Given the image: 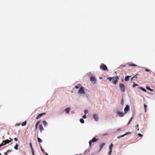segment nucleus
Segmentation results:
<instances>
[{
  "instance_id": "obj_52",
  "label": "nucleus",
  "mask_w": 155,
  "mask_h": 155,
  "mask_svg": "<svg viewBox=\"0 0 155 155\" xmlns=\"http://www.w3.org/2000/svg\"><path fill=\"white\" fill-rule=\"evenodd\" d=\"M32 155H35L34 153V151H32Z\"/></svg>"
},
{
  "instance_id": "obj_56",
  "label": "nucleus",
  "mask_w": 155,
  "mask_h": 155,
  "mask_svg": "<svg viewBox=\"0 0 155 155\" xmlns=\"http://www.w3.org/2000/svg\"><path fill=\"white\" fill-rule=\"evenodd\" d=\"M45 155H48V154L47 153L45 152Z\"/></svg>"
},
{
  "instance_id": "obj_58",
  "label": "nucleus",
  "mask_w": 155,
  "mask_h": 155,
  "mask_svg": "<svg viewBox=\"0 0 155 155\" xmlns=\"http://www.w3.org/2000/svg\"><path fill=\"white\" fill-rule=\"evenodd\" d=\"M144 110L145 112H147V110L146 109H144Z\"/></svg>"
},
{
  "instance_id": "obj_51",
  "label": "nucleus",
  "mask_w": 155,
  "mask_h": 155,
  "mask_svg": "<svg viewBox=\"0 0 155 155\" xmlns=\"http://www.w3.org/2000/svg\"><path fill=\"white\" fill-rule=\"evenodd\" d=\"M29 145H30V147H32V145L31 143H30Z\"/></svg>"
},
{
  "instance_id": "obj_11",
  "label": "nucleus",
  "mask_w": 155,
  "mask_h": 155,
  "mask_svg": "<svg viewBox=\"0 0 155 155\" xmlns=\"http://www.w3.org/2000/svg\"><path fill=\"white\" fill-rule=\"evenodd\" d=\"M39 128L41 133V132L42 131L44 130V129L42 125V124H40L39 125Z\"/></svg>"
},
{
  "instance_id": "obj_8",
  "label": "nucleus",
  "mask_w": 155,
  "mask_h": 155,
  "mask_svg": "<svg viewBox=\"0 0 155 155\" xmlns=\"http://www.w3.org/2000/svg\"><path fill=\"white\" fill-rule=\"evenodd\" d=\"M105 145V143H101L99 144V149L98 150V152H99L101 151V149H102L103 147Z\"/></svg>"
},
{
  "instance_id": "obj_20",
  "label": "nucleus",
  "mask_w": 155,
  "mask_h": 155,
  "mask_svg": "<svg viewBox=\"0 0 155 155\" xmlns=\"http://www.w3.org/2000/svg\"><path fill=\"white\" fill-rule=\"evenodd\" d=\"M42 123H43L44 127L46 126L48 124V123H47V122L45 120L43 121Z\"/></svg>"
},
{
  "instance_id": "obj_63",
  "label": "nucleus",
  "mask_w": 155,
  "mask_h": 155,
  "mask_svg": "<svg viewBox=\"0 0 155 155\" xmlns=\"http://www.w3.org/2000/svg\"><path fill=\"white\" fill-rule=\"evenodd\" d=\"M86 97H87V95H86Z\"/></svg>"
},
{
  "instance_id": "obj_61",
  "label": "nucleus",
  "mask_w": 155,
  "mask_h": 155,
  "mask_svg": "<svg viewBox=\"0 0 155 155\" xmlns=\"http://www.w3.org/2000/svg\"><path fill=\"white\" fill-rule=\"evenodd\" d=\"M0 155H2V154H1V153H0Z\"/></svg>"
},
{
  "instance_id": "obj_10",
  "label": "nucleus",
  "mask_w": 155,
  "mask_h": 155,
  "mask_svg": "<svg viewBox=\"0 0 155 155\" xmlns=\"http://www.w3.org/2000/svg\"><path fill=\"white\" fill-rule=\"evenodd\" d=\"M45 113H43L39 114L38 115V116L36 117V119H38L40 117H41V116L44 115H45Z\"/></svg>"
},
{
  "instance_id": "obj_12",
  "label": "nucleus",
  "mask_w": 155,
  "mask_h": 155,
  "mask_svg": "<svg viewBox=\"0 0 155 155\" xmlns=\"http://www.w3.org/2000/svg\"><path fill=\"white\" fill-rule=\"evenodd\" d=\"M12 140H10L8 139H7L4 140H3V143H4V144H5L8 143H9L11 142Z\"/></svg>"
},
{
  "instance_id": "obj_6",
  "label": "nucleus",
  "mask_w": 155,
  "mask_h": 155,
  "mask_svg": "<svg viewBox=\"0 0 155 155\" xmlns=\"http://www.w3.org/2000/svg\"><path fill=\"white\" fill-rule=\"evenodd\" d=\"M129 110L130 106L129 105H126L124 109V113L126 114Z\"/></svg>"
},
{
  "instance_id": "obj_44",
  "label": "nucleus",
  "mask_w": 155,
  "mask_h": 155,
  "mask_svg": "<svg viewBox=\"0 0 155 155\" xmlns=\"http://www.w3.org/2000/svg\"><path fill=\"white\" fill-rule=\"evenodd\" d=\"M5 145V144H3L2 143H1L0 144V148L3 146H4Z\"/></svg>"
},
{
  "instance_id": "obj_36",
  "label": "nucleus",
  "mask_w": 155,
  "mask_h": 155,
  "mask_svg": "<svg viewBox=\"0 0 155 155\" xmlns=\"http://www.w3.org/2000/svg\"><path fill=\"white\" fill-rule=\"evenodd\" d=\"M40 148H41V151H42V152L43 153H45V151H44V150L42 148V147L41 146L40 147Z\"/></svg>"
},
{
  "instance_id": "obj_3",
  "label": "nucleus",
  "mask_w": 155,
  "mask_h": 155,
  "mask_svg": "<svg viewBox=\"0 0 155 155\" xmlns=\"http://www.w3.org/2000/svg\"><path fill=\"white\" fill-rule=\"evenodd\" d=\"M117 114L118 116L120 117H123L125 114L124 113V112L123 113V112L121 111H120L119 110H117L116 111Z\"/></svg>"
},
{
  "instance_id": "obj_22",
  "label": "nucleus",
  "mask_w": 155,
  "mask_h": 155,
  "mask_svg": "<svg viewBox=\"0 0 155 155\" xmlns=\"http://www.w3.org/2000/svg\"><path fill=\"white\" fill-rule=\"evenodd\" d=\"M80 122L81 124H84V121L83 118H80Z\"/></svg>"
},
{
  "instance_id": "obj_9",
  "label": "nucleus",
  "mask_w": 155,
  "mask_h": 155,
  "mask_svg": "<svg viewBox=\"0 0 155 155\" xmlns=\"http://www.w3.org/2000/svg\"><path fill=\"white\" fill-rule=\"evenodd\" d=\"M71 110V108L70 107H68L66 108L64 110V111L67 114H68L69 113Z\"/></svg>"
},
{
  "instance_id": "obj_19",
  "label": "nucleus",
  "mask_w": 155,
  "mask_h": 155,
  "mask_svg": "<svg viewBox=\"0 0 155 155\" xmlns=\"http://www.w3.org/2000/svg\"><path fill=\"white\" fill-rule=\"evenodd\" d=\"M146 88L147 90H149L151 91H153V89L150 88V87L148 86H146Z\"/></svg>"
},
{
  "instance_id": "obj_41",
  "label": "nucleus",
  "mask_w": 155,
  "mask_h": 155,
  "mask_svg": "<svg viewBox=\"0 0 155 155\" xmlns=\"http://www.w3.org/2000/svg\"><path fill=\"white\" fill-rule=\"evenodd\" d=\"M135 128L136 129H137V130H139V129L138 128V124H137L136 125V126H135Z\"/></svg>"
},
{
  "instance_id": "obj_38",
  "label": "nucleus",
  "mask_w": 155,
  "mask_h": 155,
  "mask_svg": "<svg viewBox=\"0 0 155 155\" xmlns=\"http://www.w3.org/2000/svg\"><path fill=\"white\" fill-rule=\"evenodd\" d=\"M138 135L140 137H143V135L140 133L138 134Z\"/></svg>"
},
{
  "instance_id": "obj_47",
  "label": "nucleus",
  "mask_w": 155,
  "mask_h": 155,
  "mask_svg": "<svg viewBox=\"0 0 155 155\" xmlns=\"http://www.w3.org/2000/svg\"><path fill=\"white\" fill-rule=\"evenodd\" d=\"M8 153L12 152L11 150H8L6 151Z\"/></svg>"
},
{
  "instance_id": "obj_23",
  "label": "nucleus",
  "mask_w": 155,
  "mask_h": 155,
  "mask_svg": "<svg viewBox=\"0 0 155 155\" xmlns=\"http://www.w3.org/2000/svg\"><path fill=\"white\" fill-rule=\"evenodd\" d=\"M27 123V122L26 121H25L23 122L21 124V125L22 126H24L26 125Z\"/></svg>"
},
{
  "instance_id": "obj_21",
  "label": "nucleus",
  "mask_w": 155,
  "mask_h": 155,
  "mask_svg": "<svg viewBox=\"0 0 155 155\" xmlns=\"http://www.w3.org/2000/svg\"><path fill=\"white\" fill-rule=\"evenodd\" d=\"M81 84H78L77 85L75 86V87L76 88V89H78V88H79L81 87Z\"/></svg>"
},
{
  "instance_id": "obj_1",
  "label": "nucleus",
  "mask_w": 155,
  "mask_h": 155,
  "mask_svg": "<svg viewBox=\"0 0 155 155\" xmlns=\"http://www.w3.org/2000/svg\"><path fill=\"white\" fill-rule=\"evenodd\" d=\"M87 90L86 89H84V88L83 86H81L80 87L79 90L78 91V94H85V91H87Z\"/></svg>"
},
{
  "instance_id": "obj_5",
  "label": "nucleus",
  "mask_w": 155,
  "mask_h": 155,
  "mask_svg": "<svg viewBox=\"0 0 155 155\" xmlns=\"http://www.w3.org/2000/svg\"><path fill=\"white\" fill-rule=\"evenodd\" d=\"M119 87L122 92H124L125 91V87L122 83H120L119 84Z\"/></svg>"
},
{
  "instance_id": "obj_29",
  "label": "nucleus",
  "mask_w": 155,
  "mask_h": 155,
  "mask_svg": "<svg viewBox=\"0 0 155 155\" xmlns=\"http://www.w3.org/2000/svg\"><path fill=\"white\" fill-rule=\"evenodd\" d=\"M124 137V134H123V135H120V136H117V139H119V138H120L122 137Z\"/></svg>"
},
{
  "instance_id": "obj_33",
  "label": "nucleus",
  "mask_w": 155,
  "mask_h": 155,
  "mask_svg": "<svg viewBox=\"0 0 155 155\" xmlns=\"http://www.w3.org/2000/svg\"><path fill=\"white\" fill-rule=\"evenodd\" d=\"M112 78L113 77H108L107 78V79L110 81H112Z\"/></svg>"
},
{
  "instance_id": "obj_16",
  "label": "nucleus",
  "mask_w": 155,
  "mask_h": 155,
  "mask_svg": "<svg viewBox=\"0 0 155 155\" xmlns=\"http://www.w3.org/2000/svg\"><path fill=\"white\" fill-rule=\"evenodd\" d=\"M138 88L141 90L142 91H143V92H145L146 91V89L142 87H138Z\"/></svg>"
},
{
  "instance_id": "obj_7",
  "label": "nucleus",
  "mask_w": 155,
  "mask_h": 155,
  "mask_svg": "<svg viewBox=\"0 0 155 155\" xmlns=\"http://www.w3.org/2000/svg\"><path fill=\"white\" fill-rule=\"evenodd\" d=\"M93 117L95 121H98L99 117L98 114H94L93 115Z\"/></svg>"
},
{
  "instance_id": "obj_46",
  "label": "nucleus",
  "mask_w": 155,
  "mask_h": 155,
  "mask_svg": "<svg viewBox=\"0 0 155 155\" xmlns=\"http://www.w3.org/2000/svg\"><path fill=\"white\" fill-rule=\"evenodd\" d=\"M147 107V105L146 104H144V109H146Z\"/></svg>"
},
{
  "instance_id": "obj_48",
  "label": "nucleus",
  "mask_w": 155,
  "mask_h": 155,
  "mask_svg": "<svg viewBox=\"0 0 155 155\" xmlns=\"http://www.w3.org/2000/svg\"><path fill=\"white\" fill-rule=\"evenodd\" d=\"M107 135V133H104L102 134V136H105Z\"/></svg>"
},
{
  "instance_id": "obj_34",
  "label": "nucleus",
  "mask_w": 155,
  "mask_h": 155,
  "mask_svg": "<svg viewBox=\"0 0 155 155\" xmlns=\"http://www.w3.org/2000/svg\"><path fill=\"white\" fill-rule=\"evenodd\" d=\"M92 141L91 140H89V146L90 147H91V144H92Z\"/></svg>"
},
{
  "instance_id": "obj_53",
  "label": "nucleus",
  "mask_w": 155,
  "mask_h": 155,
  "mask_svg": "<svg viewBox=\"0 0 155 155\" xmlns=\"http://www.w3.org/2000/svg\"><path fill=\"white\" fill-rule=\"evenodd\" d=\"M4 154L5 155H7L8 154V153L6 152H5Z\"/></svg>"
},
{
  "instance_id": "obj_4",
  "label": "nucleus",
  "mask_w": 155,
  "mask_h": 155,
  "mask_svg": "<svg viewBox=\"0 0 155 155\" xmlns=\"http://www.w3.org/2000/svg\"><path fill=\"white\" fill-rule=\"evenodd\" d=\"M90 81L93 84H95L96 82V79L93 75L91 76L90 78Z\"/></svg>"
},
{
  "instance_id": "obj_35",
  "label": "nucleus",
  "mask_w": 155,
  "mask_h": 155,
  "mask_svg": "<svg viewBox=\"0 0 155 155\" xmlns=\"http://www.w3.org/2000/svg\"><path fill=\"white\" fill-rule=\"evenodd\" d=\"M114 78L115 79V80H116V81L117 82L118 80L119 79V78L118 76H117L115 77H114Z\"/></svg>"
},
{
  "instance_id": "obj_43",
  "label": "nucleus",
  "mask_w": 155,
  "mask_h": 155,
  "mask_svg": "<svg viewBox=\"0 0 155 155\" xmlns=\"http://www.w3.org/2000/svg\"><path fill=\"white\" fill-rule=\"evenodd\" d=\"M121 131V129L120 128H119L118 129H117V132H120V131Z\"/></svg>"
},
{
  "instance_id": "obj_27",
  "label": "nucleus",
  "mask_w": 155,
  "mask_h": 155,
  "mask_svg": "<svg viewBox=\"0 0 155 155\" xmlns=\"http://www.w3.org/2000/svg\"><path fill=\"white\" fill-rule=\"evenodd\" d=\"M134 84L133 85L132 87H136V86H138L139 85L135 83L134 82H133Z\"/></svg>"
},
{
  "instance_id": "obj_14",
  "label": "nucleus",
  "mask_w": 155,
  "mask_h": 155,
  "mask_svg": "<svg viewBox=\"0 0 155 155\" xmlns=\"http://www.w3.org/2000/svg\"><path fill=\"white\" fill-rule=\"evenodd\" d=\"M98 139L96 138L95 137L93 138L92 140H91L92 143H94L97 141L98 140Z\"/></svg>"
},
{
  "instance_id": "obj_57",
  "label": "nucleus",
  "mask_w": 155,
  "mask_h": 155,
  "mask_svg": "<svg viewBox=\"0 0 155 155\" xmlns=\"http://www.w3.org/2000/svg\"><path fill=\"white\" fill-rule=\"evenodd\" d=\"M121 81L123 82L124 81V79L123 78H122V79H121Z\"/></svg>"
},
{
  "instance_id": "obj_39",
  "label": "nucleus",
  "mask_w": 155,
  "mask_h": 155,
  "mask_svg": "<svg viewBox=\"0 0 155 155\" xmlns=\"http://www.w3.org/2000/svg\"><path fill=\"white\" fill-rule=\"evenodd\" d=\"M133 117H132L130 118L128 123L127 124H129L130 123V122L132 120V119H133Z\"/></svg>"
},
{
  "instance_id": "obj_40",
  "label": "nucleus",
  "mask_w": 155,
  "mask_h": 155,
  "mask_svg": "<svg viewBox=\"0 0 155 155\" xmlns=\"http://www.w3.org/2000/svg\"><path fill=\"white\" fill-rule=\"evenodd\" d=\"M87 117L86 115V114L82 116V118L83 119H85Z\"/></svg>"
},
{
  "instance_id": "obj_28",
  "label": "nucleus",
  "mask_w": 155,
  "mask_h": 155,
  "mask_svg": "<svg viewBox=\"0 0 155 155\" xmlns=\"http://www.w3.org/2000/svg\"><path fill=\"white\" fill-rule=\"evenodd\" d=\"M37 140L38 141L39 143H41L42 142V140L39 137H38Z\"/></svg>"
},
{
  "instance_id": "obj_15",
  "label": "nucleus",
  "mask_w": 155,
  "mask_h": 155,
  "mask_svg": "<svg viewBox=\"0 0 155 155\" xmlns=\"http://www.w3.org/2000/svg\"><path fill=\"white\" fill-rule=\"evenodd\" d=\"M111 82L114 83V84H117V81L116 80H115V79L114 77H113L112 78V80Z\"/></svg>"
},
{
  "instance_id": "obj_42",
  "label": "nucleus",
  "mask_w": 155,
  "mask_h": 155,
  "mask_svg": "<svg viewBox=\"0 0 155 155\" xmlns=\"http://www.w3.org/2000/svg\"><path fill=\"white\" fill-rule=\"evenodd\" d=\"M130 133V132H127L125 133L124 134V136H125L128 134Z\"/></svg>"
},
{
  "instance_id": "obj_55",
  "label": "nucleus",
  "mask_w": 155,
  "mask_h": 155,
  "mask_svg": "<svg viewBox=\"0 0 155 155\" xmlns=\"http://www.w3.org/2000/svg\"><path fill=\"white\" fill-rule=\"evenodd\" d=\"M31 151H32H32H34V150H33V147H31Z\"/></svg>"
},
{
  "instance_id": "obj_59",
  "label": "nucleus",
  "mask_w": 155,
  "mask_h": 155,
  "mask_svg": "<svg viewBox=\"0 0 155 155\" xmlns=\"http://www.w3.org/2000/svg\"><path fill=\"white\" fill-rule=\"evenodd\" d=\"M102 77H100L99 78V79H102Z\"/></svg>"
},
{
  "instance_id": "obj_62",
  "label": "nucleus",
  "mask_w": 155,
  "mask_h": 155,
  "mask_svg": "<svg viewBox=\"0 0 155 155\" xmlns=\"http://www.w3.org/2000/svg\"><path fill=\"white\" fill-rule=\"evenodd\" d=\"M78 155V154H76V155Z\"/></svg>"
},
{
  "instance_id": "obj_24",
  "label": "nucleus",
  "mask_w": 155,
  "mask_h": 155,
  "mask_svg": "<svg viewBox=\"0 0 155 155\" xmlns=\"http://www.w3.org/2000/svg\"><path fill=\"white\" fill-rule=\"evenodd\" d=\"M113 146V144L112 143H111L109 146V149H112V147Z\"/></svg>"
},
{
  "instance_id": "obj_54",
  "label": "nucleus",
  "mask_w": 155,
  "mask_h": 155,
  "mask_svg": "<svg viewBox=\"0 0 155 155\" xmlns=\"http://www.w3.org/2000/svg\"><path fill=\"white\" fill-rule=\"evenodd\" d=\"M20 125V124H16L15 125V126H18Z\"/></svg>"
},
{
  "instance_id": "obj_30",
  "label": "nucleus",
  "mask_w": 155,
  "mask_h": 155,
  "mask_svg": "<svg viewBox=\"0 0 155 155\" xmlns=\"http://www.w3.org/2000/svg\"><path fill=\"white\" fill-rule=\"evenodd\" d=\"M88 113V110H84V113L85 114H86Z\"/></svg>"
},
{
  "instance_id": "obj_25",
  "label": "nucleus",
  "mask_w": 155,
  "mask_h": 155,
  "mask_svg": "<svg viewBox=\"0 0 155 155\" xmlns=\"http://www.w3.org/2000/svg\"><path fill=\"white\" fill-rule=\"evenodd\" d=\"M18 145L17 143H16L15 145L14 146V148L16 150H18Z\"/></svg>"
},
{
  "instance_id": "obj_50",
  "label": "nucleus",
  "mask_w": 155,
  "mask_h": 155,
  "mask_svg": "<svg viewBox=\"0 0 155 155\" xmlns=\"http://www.w3.org/2000/svg\"><path fill=\"white\" fill-rule=\"evenodd\" d=\"M134 77H135V76H134V77H132V78H131V79H130V81H132L133 80L134 78Z\"/></svg>"
},
{
  "instance_id": "obj_37",
  "label": "nucleus",
  "mask_w": 155,
  "mask_h": 155,
  "mask_svg": "<svg viewBox=\"0 0 155 155\" xmlns=\"http://www.w3.org/2000/svg\"><path fill=\"white\" fill-rule=\"evenodd\" d=\"M88 75H91V76H92V75H93V74L91 73V72H89V73H87Z\"/></svg>"
},
{
  "instance_id": "obj_26",
  "label": "nucleus",
  "mask_w": 155,
  "mask_h": 155,
  "mask_svg": "<svg viewBox=\"0 0 155 155\" xmlns=\"http://www.w3.org/2000/svg\"><path fill=\"white\" fill-rule=\"evenodd\" d=\"M89 152V150L88 149H86L84 152V154H86Z\"/></svg>"
},
{
  "instance_id": "obj_60",
  "label": "nucleus",
  "mask_w": 155,
  "mask_h": 155,
  "mask_svg": "<svg viewBox=\"0 0 155 155\" xmlns=\"http://www.w3.org/2000/svg\"><path fill=\"white\" fill-rule=\"evenodd\" d=\"M138 75V74H137L135 76H137Z\"/></svg>"
},
{
  "instance_id": "obj_13",
  "label": "nucleus",
  "mask_w": 155,
  "mask_h": 155,
  "mask_svg": "<svg viewBox=\"0 0 155 155\" xmlns=\"http://www.w3.org/2000/svg\"><path fill=\"white\" fill-rule=\"evenodd\" d=\"M131 77V76L127 75L124 78V80L126 81H128L129 80V78Z\"/></svg>"
},
{
  "instance_id": "obj_32",
  "label": "nucleus",
  "mask_w": 155,
  "mask_h": 155,
  "mask_svg": "<svg viewBox=\"0 0 155 155\" xmlns=\"http://www.w3.org/2000/svg\"><path fill=\"white\" fill-rule=\"evenodd\" d=\"M121 104L122 105H123L124 104V99L123 98V96H122V98L121 99Z\"/></svg>"
},
{
  "instance_id": "obj_45",
  "label": "nucleus",
  "mask_w": 155,
  "mask_h": 155,
  "mask_svg": "<svg viewBox=\"0 0 155 155\" xmlns=\"http://www.w3.org/2000/svg\"><path fill=\"white\" fill-rule=\"evenodd\" d=\"M14 140L15 141H17L18 140V138H17L15 137L14 139Z\"/></svg>"
},
{
  "instance_id": "obj_49",
  "label": "nucleus",
  "mask_w": 155,
  "mask_h": 155,
  "mask_svg": "<svg viewBox=\"0 0 155 155\" xmlns=\"http://www.w3.org/2000/svg\"><path fill=\"white\" fill-rule=\"evenodd\" d=\"M145 70V71H147V72H149V71H150V70H149V69H147H147H146Z\"/></svg>"
},
{
  "instance_id": "obj_31",
  "label": "nucleus",
  "mask_w": 155,
  "mask_h": 155,
  "mask_svg": "<svg viewBox=\"0 0 155 155\" xmlns=\"http://www.w3.org/2000/svg\"><path fill=\"white\" fill-rule=\"evenodd\" d=\"M112 149H109V151L108 152V154L109 155H111V153H112Z\"/></svg>"
},
{
  "instance_id": "obj_2",
  "label": "nucleus",
  "mask_w": 155,
  "mask_h": 155,
  "mask_svg": "<svg viewBox=\"0 0 155 155\" xmlns=\"http://www.w3.org/2000/svg\"><path fill=\"white\" fill-rule=\"evenodd\" d=\"M100 68L103 71H107V66L103 63L101 64L100 66Z\"/></svg>"
},
{
  "instance_id": "obj_17",
  "label": "nucleus",
  "mask_w": 155,
  "mask_h": 155,
  "mask_svg": "<svg viewBox=\"0 0 155 155\" xmlns=\"http://www.w3.org/2000/svg\"><path fill=\"white\" fill-rule=\"evenodd\" d=\"M40 122V120H38L36 123L35 125V128L36 129H37L38 125L39 124V123Z\"/></svg>"
},
{
  "instance_id": "obj_18",
  "label": "nucleus",
  "mask_w": 155,
  "mask_h": 155,
  "mask_svg": "<svg viewBox=\"0 0 155 155\" xmlns=\"http://www.w3.org/2000/svg\"><path fill=\"white\" fill-rule=\"evenodd\" d=\"M127 64L130 66L136 67L137 66V65L134 64H130L129 63H127Z\"/></svg>"
}]
</instances>
